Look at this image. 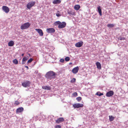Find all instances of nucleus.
I'll return each instance as SVG.
<instances>
[{"label": "nucleus", "instance_id": "7ed1b4c3", "mask_svg": "<svg viewBox=\"0 0 128 128\" xmlns=\"http://www.w3.org/2000/svg\"><path fill=\"white\" fill-rule=\"evenodd\" d=\"M30 25V24L28 22L25 23L21 26L20 28L22 30L28 28Z\"/></svg>", "mask_w": 128, "mask_h": 128}, {"label": "nucleus", "instance_id": "0eeeda50", "mask_svg": "<svg viewBox=\"0 0 128 128\" xmlns=\"http://www.w3.org/2000/svg\"><path fill=\"white\" fill-rule=\"evenodd\" d=\"M2 10L6 13H8L10 10L9 8L5 6H3L2 7Z\"/></svg>", "mask_w": 128, "mask_h": 128}, {"label": "nucleus", "instance_id": "6e6552de", "mask_svg": "<svg viewBox=\"0 0 128 128\" xmlns=\"http://www.w3.org/2000/svg\"><path fill=\"white\" fill-rule=\"evenodd\" d=\"M46 31L48 33H52L54 32L55 30L53 28H49L46 29Z\"/></svg>", "mask_w": 128, "mask_h": 128}, {"label": "nucleus", "instance_id": "c756f323", "mask_svg": "<svg viewBox=\"0 0 128 128\" xmlns=\"http://www.w3.org/2000/svg\"><path fill=\"white\" fill-rule=\"evenodd\" d=\"M33 59L31 58H30V59L28 60L27 62V63L28 64L29 63L31 62L33 60Z\"/></svg>", "mask_w": 128, "mask_h": 128}, {"label": "nucleus", "instance_id": "ea45409f", "mask_svg": "<svg viewBox=\"0 0 128 128\" xmlns=\"http://www.w3.org/2000/svg\"><path fill=\"white\" fill-rule=\"evenodd\" d=\"M71 62H70V64H71Z\"/></svg>", "mask_w": 128, "mask_h": 128}, {"label": "nucleus", "instance_id": "9d476101", "mask_svg": "<svg viewBox=\"0 0 128 128\" xmlns=\"http://www.w3.org/2000/svg\"><path fill=\"white\" fill-rule=\"evenodd\" d=\"M79 70L78 66H76L72 70V72L74 74H76L77 73Z\"/></svg>", "mask_w": 128, "mask_h": 128}, {"label": "nucleus", "instance_id": "c85d7f7f", "mask_svg": "<svg viewBox=\"0 0 128 128\" xmlns=\"http://www.w3.org/2000/svg\"><path fill=\"white\" fill-rule=\"evenodd\" d=\"M59 13V11H58L57 12V13L56 14V16L57 17H59L61 16V15Z\"/></svg>", "mask_w": 128, "mask_h": 128}, {"label": "nucleus", "instance_id": "b1692460", "mask_svg": "<svg viewBox=\"0 0 128 128\" xmlns=\"http://www.w3.org/2000/svg\"><path fill=\"white\" fill-rule=\"evenodd\" d=\"M107 26L108 28H112L114 26V24H107Z\"/></svg>", "mask_w": 128, "mask_h": 128}, {"label": "nucleus", "instance_id": "2eb2a0df", "mask_svg": "<svg viewBox=\"0 0 128 128\" xmlns=\"http://www.w3.org/2000/svg\"><path fill=\"white\" fill-rule=\"evenodd\" d=\"M24 110V108L22 107H20L17 109L16 110L17 112H22Z\"/></svg>", "mask_w": 128, "mask_h": 128}, {"label": "nucleus", "instance_id": "4c0bfd02", "mask_svg": "<svg viewBox=\"0 0 128 128\" xmlns=\"http://www.w3.org/2000/svg\"><path fill=\"white\" fill-rule=\"evenodd\" d=\"M24 54H21V56H24Z\"/></svg>", "mask_w": 128, "mask_h": 128}, {"label": "nucleus", "instance_id": "bb28decb", "mask_svg": "<svg viewBox=\"0 0 128 128\" xmlns=\"http://www.w3.org/2000/svg\"><path fill=\"white\" fill-rule=\"evenodd\" d=\"M76 79L75 78H73L72 80H70V82L72 83H74L75 82H76Z\"/></svg>", "mask_w": 128, "mask_h": 128}, {"label": "nucleus", "instance_id": "c9c22d12", "mask_svg": "<svg viewBox=\"0 0 128 128\" xmlns=\"http://www.w3.org/2000/svg\"><path fill=\"white\" fill-rule=\"evenodd\" d=\"M42 118H44L43 119H42V120H44V118H45V116H42Z\"/></svg>", "mask_w": 128, "mask_h": 128}, {"label": "nucleus", "instance_id": "5701e85b", "mask_svg": "<svg viewBox=\"0 0 128 128\" xmlns=\"http://www.w3.org/2000/svg\"><path fill=\"white\" fill-rule=\"evenodd\" d=\"M96 94L99 96H101L103 95L104 94L103 93H100V92H98Z\"/></svg>", "mask_w": 128, "mask_h": 128}, {"label": "nucleus", "instance_id": "9b49d317", "mask_svg": "<svg viewBox=\"0 0 128 128\" xmlns=\"http://www.w3.org/2000/svg\"><path fill=\"white\" fill-rule=\"evenodd\" d=\"M114 94V92L113 91L110 90L107 92L106 94V96L107 97H110L112 96Z\"/></svg>", "mask_w": 128, "mask_h": 128}, {"label": "nucleus", "instance_id": "cd10ccee", "mask_svg": "<svg viewBox=\"0 0 128 128\" xmlns=\"http://www.w3.org/2000/svg\"><path fill=\"white\" fill-rule=\"evenodd\" d=\"M76 99L78 102H80L82 99V98L80 97H78L76 98Z\"/></svg>", "mask_w": 128, "mask_h": 128}, {"label": "nucleus", "instance_id": "f257e3e1", "mask_svg": "<svg viewBox=\"0 0 128 128\" xmlns=\"http://www.w3.org/2000/svg\"><path fill=\"white\" fill-rule=\"evenodd\" d=\"M55 72L52 71L47 72L45 75V76L48 80H52L56 77Z\"/></svg>", "mask_w": 128, "mask_h": 128}, {"label": "nucleus", "instance_id": "4468645a", "mask_svg": "<svg viewBox=\"0 0 128 128\" xmlns=\"http://www.w3.org/2000/svg\"><path fill=\"white\" fill-rule=\"evenodd\" d=\"M28 57L24 56L22 59V64H24L26 62V60L28 59Z\"/></svg>", "mask_w": 128, "mask_h": 128}, {"label": "nucleus", "instance_id": "423d86ee", "mask_svg": "<svg viewBox=\"0 0 128 128\" xmlns=\"http://www.w3.org/2000/svg\"><path fill=\"white\" fill-rule=\"evenodd\" d=\"M83 106V105L82 104L79 103L74 104L73 105L74 107L76 108H78L80 107H82Z\"/></svg>", "mask_w": 128, "mask_h": 128}, {"label": "nucleus", "instance_id": "f704fd0d", "mask_svg": "<svg viewBox=\"0 0 128 128\" xmlns=\"http://www.w3.org/2000/svg\"><path fill=\"white\" fill-rule=\"evenodd\" d=\"M60 62H63L64 61V60L63 59H61L60 60Z\"/></svg>", "mask_w": 128, "mask_h": 128}, {"label": "nucleus", "instance_id": "f8f14e48", "mask_svg": "<svg viewBox=\"0 0 128 128\" xmlns=\"http://www.w3.org/2000/svg\"><path fill=\"white\" fill-rule=\"evenodd\" d=\"M35 30L39 33V35L41 36H42L43 33L42 30L40 29H36Z\"/></svg>", "mask_w": 128, "mask_h": 128}, {"label": "nucleus", "instance_id": "e433bc0d", "mask_svg": "<svg viewBox=\"0 0 128 128\" xmlns=\"http://www.w3.org/2000/svg\"><path fill=\"white\" fill-rule=\"evenodd\" d=\"M25 67L26 68H27V69H28V66H25Z\"/></svg>", "mask_w": 128, "mask_h": 128}, {"label": "nucleus", "instance_id": "1a4fd4ad", "mask_svg": "<svg viewBox=\"0 0 128 128\" xmlns=\"http://www.w3.org/2000/svg\"><path fill=\"white\" fill-rule=\"evenodd\" d=\"M64 120V118L62 117L58 118L57 120H55L57 124H58L62 122H63Z\"/></svg>", "mask_w": 128, "mask_h": 128}, {"label": "nucleus", "instance_id": "39448f33", "mask_svg": "<svg viewBox=\"0 0 128 128\" xmlns=\"http://www.w3.org/2000/svg\"><path fill=\"white\" fill-rule=\"evenodd\" d=\"M30 82L29 81H26L22 83V85L24 87H26L30 86Z\"/></svg>", "mask_w": 128, "mask_h": 128}, {"label": "nucleus", "instance_id": "2f4dec72", "mask_svg": "<svg viewBox=\"0 0 128 128\" xmlns=\"http://www.w3.org/2000/svg\"><path fill=\"white\" fill-rule=\"evenodd\" d=\"M73 95L74 96L76 97L78 96L77 93L76 92H74L73 93Z\"/></svg>", "mask_w": 128, "mask_h": 128}, {"label": "nucleus", "instance_id": "ddd939ff", "mask_svg": "<svg viewBox=\"0 0 128 128\" xmlns=\"http://www.w3.org/2000/svg\"><path fill=\"white\" fill-rule=\"evenodd\" d=\"M83 42L82 41L78 42L75 44V46L77 47L80 48L81 47L83 44Z\"/></svg>", "mask_w": 128, "mask_h": 128}, {"label": "nucleus", "instance_id": "72a5a7b5", "mask_svg": "<svg viewBox=\"0 0 128 128\" xmlns=\"http://www.w3.org/2000/svg\"><path fill=\"white\" fill-rule=\"evenodd\" d=\"M61 126H60L58 125L55 126V128H61Z\"/></svg>", "mask_w": 128, "mask_h": 128}, {"label": "nucleus", "instance_id": "a19ab883", "mask_svg": "<svg viewBox=\"0 0 128 128\" xmlns=\"http://www.w3.org/2000/svg\"><path fill=\"white\" fill-rule=\"evenodd\" d=\"M71 62H70V64H71Z\"/></svg>", "mask_w": 128, "mask_h": 128}, {"label": "nucleus", "instance_id": "a878e982", "mask_svg": "<svg viewBox=\"0 0 128 128\" xmlns=\"http://www.w3.org/2000/svg\"><path fill=\"white\" fill-rule=\"evenodd\" d=\"M118 39L120 40H125V38L124 37H121L120 36L118 38Z\"/></svg>", "mask_w": 128, "mask_h": 128}, {"label": "nucleus", "instance_id": "7c9ffc66", "mask_svg": "<svg viewBox=\"0 0 128 128\" xmlns=\"http://www.w3.org/2000/svg\"><path fill=\"white\" fill-rule=\"evenodd\" d=\"M70 60V58L69 57L67 56L65 58V60L66 61H68Z\"/></svg>", "mask_w": 128, "mask_h": 128}, {"label": "nucleus", "instance_id": "58836bf2", "mask_svg": "<svg viewBox=\"0 0 128 128\" xmlns=\"http://www.w3.org/2000/svg\"><path fill=\"white\" fill-rule=\"evenodd\" d=\"M28 54L29 56H30V54Z\"/></svg>", "mask_w": 128, "mask_h": 128}, {"label": "nucleus", "instance_id": "aec40b11", "mask_svg": "<svg viewBox=\"0 0 128 128\" xmlns=\"http://www.w3.org/2000/svg\"><path fill=\"white\" fill-rule=\"evenodd\" d=\"M14 42L12 40H11L8 42V45L9 46H14Z\"/></svg>", "mask_w": 128, "mask_h": 128}, {"label": "nucleus", "instance_id": "412c9836", "mask_svg": "<svg viewBox=\"0 0 128 128\" xmlns=\"http://www.w3.org/2000/svg\"><path fill=\"white\" fill-rule=\"evenodd\" d=\"M80 8V6L79 5L77 4L74 6V8L75 10H79Z\"/></svg>", "mask_w": 128, "mask_h": 128}, {"label": "nucleus", "instance_id": "f03ea898", "mask_svg": "<svg viewBox=\"0 0 128 128\" xmlns=\"http://www.w3.org/2000/svg\"><path fill=\"white\" fill-rule=\"evenodd\" d=\"M54 24L55 26H58L59 28L61 29L64 28L66 25V22H61L60 21L55 22L54 23Z\"/></svg>", "mask_w": 128, "mask_h": 128}, {"label": "nucleus", "instance_id": "dca6fc26", "mask_svg": "<svg viewBox=\"0 0 128 128\" xmlns=\"http://www.w3.org/2000/svg\"><path fill=\"white\" fill-rule=\"evenodd\" d=\"M98 9V12L100 16H101L102 15V10L101 9L100 7V6H99L97 7Z\"/></svg>", "mask_w": 128, "mask_h": 128}, {"label": "nucleus", "instance_id": "473e14b6", "mask_svg": "<svg viewBox=\"0 0 128 128\" xmlns=\"http://www.w3.org/2000/svg\"><path fill=\"white\" fill-rule=\"evenodd\" d=\"M15 104L16 105H18L20 104V102H18V101H16L15 102Z\"/></svg>", "mask_w": 128, "mask_h": 128}, {"label": "nucleus", "instance_id": "393cba45", "mask_svg": "<svg viewBox=\"0 0 128 128\" xmlns=\"http://www.w3.org/2000/svg\"><path fill=\"white\" fill-rule=\"evenodd\" d=\"M13 62L15 64H17L18 63V61L16 59H15L13 60Z\"/></svg>", "mask_w": 128, "mask_h": 128}, {"label": "nucleus", "instance_id": "f3484780", "mask_svg": "<svg viewBox=\"0 0 128 128\" xmlns=\"http://www.w3.org/2000/svg\"><path fill=\"white\" fill-rule=\"evenodd\" d=\"M96 66L97 68L98 69L100 70L101 69V65L100 62H96Z\"/></svg>", "mask_w": 128, "mask_h": 128}, {"label": "nucleus", "instance_id": "4be33fe9", "mask_svg": "<svg viewBox=\"0 0 128 128\" xmlns=\"http://www.w3.org/2000/svg\"><path fill=\"white\" fill-rule=\"evenodd\" d=\"M109 120L110 121H112L114 120V117L112 116H109Z\"/></svg>", "mask_w": 128, "mask_h": 128}, {"label": "nucleus", "instance_id": "a211bd4d", "mask_svg": "<svg viewBox=\"0 0 128 128\" xmlns=\"http://www.w3.org/2000/svg\"><path fill=\"white\" fill-rule=\"evenodd\" d=\"M61 0H54L52 2L54 4H60L61 2Z\"/></svg>", "mask_w": 128, "mask_h": 128}, {"label": "nucleus", "instance_id": "6ab92c4d", "mask_svg": "<svg viewBox=\"0 0 128 128\" xmlns=\"http://www.w3.org/2000/svg\"><path fill=\"white\" fill-rule=\"evenodd\" d=\"M42 88L43 89L45 90H50L51 89L50 87L48 86H43Z\"/></svg>", "mask_w": 128, "mask_h": 128}, {"label": "nucleus", "instance_id": "20e7f679", "mask_svg": "<svg viewBox=\"0 0 128 128\" xmlns=\"http://www.w3.org/2000/svg\"><path fill=\"white\" fill-rule=\"evenodd\" d=\"M35 2H29L26 6L27 8L28 9H30L35 4Z\"/></svg>", "mask_w": 128, "mask_h": 128}]
</instances>
